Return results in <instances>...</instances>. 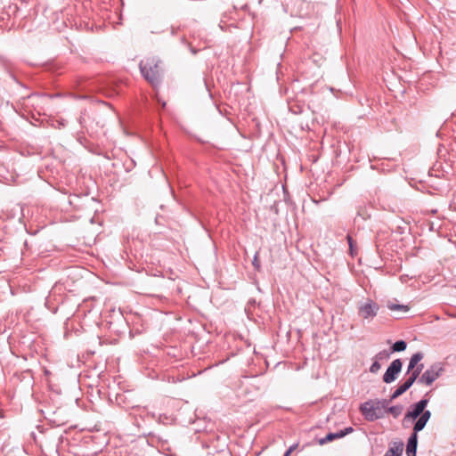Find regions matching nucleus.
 <instances>
[{"instance_id":"nucleus-1","label":"nucleus","mask_w":456,"mask_h":456,"mask_svg":"<svg viewBox=\"0 0 456 456\" xmlns=\"http://www.w3.org/2000/svg\"><path fill=\"white\" fill-rule=\"evenodd\" d=\"M160 61L155 57H149L141 61L139 64L142 77L152 86L160 82Z\"/></svg>"},{"instance_id":"nucleus-2","label":"nucleus","mask_w":456,"mask_h":456,"mask_svg":"<svg viewBox=\"0 0 456 456\" xmlns=\"http://www.w3.org/2000/svg\"><path fill=\"white\" fill-rule=\"evenodd\" d=\"M379 305L370 298H367L358 305V315L363 320H372L377 316Z\"/></svg>"},{"instance_id":"nucleus-3","label":"nucleus","mask_w":456,"mask_h":456,"mask_svg":"<svg viewBox=\"0 0 456 456\" xmlns=\"http://www.w3.org/2000/svg\"><path fill=\"white\" fill-rule=\"evenodd\" d=\"M444 369L440 363H435L426 370L418 379V383L432 385L442 374Z\"/></svg>"},{"instance_id":"nucleus-4","label":"nucleus","mask_w":456,"mask_h":456,"mask_svg":"<svg viewBox=\"0 0 456 456\" xmlns=\"http://www.w3.org/2000/svg\"><path fill=\"white\" fill-rule=\"evenodd\" d=\"M403 362L401 359L394 360L384 373L383 381L387 384L394 382L396 379L398 374L401 372Z\"/></svg>"},{"instance_id":"nucleus-5","label":"nucleus","mask_w":456,"mask_h":456,"mask_svg":"<svg viewBox=\"0 0 456 456\" xmlns=\"http://www.w3.org/2000/svg\"><path fill=\"white\" fill-rule=\"evenodd\" d=\"M428 403V400L424 398L419 401L418 403H414L411 406V410L408 411L407 413L404 416V420L407 419H416L423 412L425 408L427 407Z\"/></svg>"},{"instance_id":"nucleus-6","label":"nucleus","mask_w":456,"mask_h":456,"mask_svg":"<svg viewBox=\"0 0 456 456\" xmlns=\"http://www.w3.org/2000/svg\"><path fill=\"white\" fill-rule=\"evenodd\" d=\"M361 411L369 420H374L380 417L379 414H377L375 403H372L371 401L364 403L361 406Z\"/></svg>"},{"instance_id":"nucleus-7","label":"nucleus","mask_w":456,"mask_h":456,"mask_svg":"<svg viewBox=\"0 0 456 456\" xmlns=\"http://www.w3.org/2000/svg\"><path fill=\"white\" fill-rule=\"evenodd\" d=\"M416 382L410 376L401 384L391 395L390 401H393L405 393Z\"/></svg>"},{"instance_id":"nucleus-8","label":"nucleus","mask_w":456,"mask_h":456,"mask_svg":"<svg viewBox=\"0 0 456 456\" xmlns=\"http://www.w3.org/2000/svg\"><path fill=\"white\" fill-rule=\"evenodd\" d=\"M403 443L395 441L390 444L388 450L384 456H402L403 452Z\"/></svg>"},{"instance_id":"nucleus-9","label":"nucleus","mask_w":456,"mask_h":456,"mask_svg":"<svg viewBox=\"0 0 456 456\" xmlns=\"http://www.w3.org/2000/svg\"><path fill=\"white\" fill-rule=\"evenodd\" d=\"M418 445V434L412 433L407 442L406 454L407 456H416Z\"/></svg>"},{"instance_id":"nucleus-10","label":"nucleus","mask_w":456,"mask_h":456,"mask_svg":"<svg viewBox=\"0 0 456 456\" xmlns=\"http://www.w3.org/2000/svg\"><path fill=\"white\" fill-rule=\"evenodd\" d=\"M424 357L423 353L417 352L410 359L408 368H407V374H410L415 367L418 365L419 362H420Z\"/></svg>"},{"instance_id":"nucleus-11","label":"nucleus","mask_w":456,"mask_h":456,"mask_svg":"<svg viewBox=\"0 0 456 456\" xmlns=\"http://www.w3.org/2000/svg\"><path fill=\"white\" fill-rule=\"evenodd\" d=\"M338 438H342L339 431L336 433H329L325 437L319 440V444L323 445Z\"/></svg>"},{"instance_id":"nucleus-12","label":"nucleus","mask_w":456,"mask_h":456,"mask_svg":"<svg viewBox=\"0 0 456 456\" xmlns=\"http://www.w3.org/2000/svg\"><path fill=\"white\" fill-rule=\"evenodd\" d=\"M403 411V406L401 404L391 406L387 409V411L394 417L398 418Z\"/></svg>"},{"instance_id":"nucleus-13","label":"nucleus","mask_w":456,"mask_h":456,"mask_svg":"<svg viewBox=\"0 0 456 456\" xmlns=\"http://www.w3.org/2000/svg\"><path fill=\"white\" fill-rule=\"evenodd\" d=\"M418 418L419 419H417V421L415 422V424L413 426V432L416 434L420 432L425 428L426 424L428 423V421L425 420L420 416H419Z\"/></svg>"},{"instance_id":"nucleus-14","label":"nucleus","mask_w":456,"mask_h":456,"mask_svg":"<svg viewBox=\"0 0 456 456\" xmlns=\"http://www.w3.org/2000/svg\"><path fill=\"white\" fill-rule=\"evenodd\" d=\"M407 347V344L404 340H398L392 346V352H402Z\"/></svg>"},{"instance_id":"nucleus-15","label":"nucleus","mask_w":456,"mask_h":456,"mask_svg":"<svg viewBox=\"0 0 456 456\" xmlns=\"http://www.w3.org/2000/svg\"><path fill=\"white\" fill-rule=\"evenodd\" d=\"M387 308L391 311H397V310H400V311H403V312H407L409 311V306L406 305H400V304H394V303H388L387 304Z\"/></svg>"},{"instance_id":"nucleus-16","label":"nucleus","mask_w":456,"mask_h":456,"mask_svg":"<svg viewBox=\"0 0 456 456\" xmlns=\"http://www.w3.org/2000/svg\"><path fill=\"white\" fill-rule=\"evenodd\" d=\"M423 367L424 365L421 363V364H418L415 369L409 374V376L414 379L415 381L419 379V378L421 376L420 373L423 370Z\"/></svg>"},{"instance_id":"nucleus-17","label":"nucleus","mask_w":456,"mask_h":456,"mask_svg":"<svg viewBox=\"0 0 456 456\" xmlns=\"http://www.w3.org/2000/svg\"><path fill=\"white\" fill-rule=\"evenodd\" d=\"M390 399L387 401V400H382V401H375V402H372V403H375V407H376V411L377 410H380L381 408H385L388 405V403H390Z\"/></svg>"},{"instance_id":"nucleus-18","label":"nucleus","mask_w":456,"mask_h":456,"mask_svg":"<svg viewBox=\"0 0 456 456\" xmlns=\"http://www.w3.org/2000/svg\"><path fill=\"white\" fill-rule=\"evenodd\" d=\"M391 352L387 350H382L379 354H376L375 359L379 361L383 359H387L390 356Z\"/></svg>"},{"instance_id":"nucleus-19","label":"nucleus","mask_w":456,"mask_h":456,"mask_svg":"<svg viewBox=\"0 0 456 456\" xmlns=\"http://www.w3.org/2000/svg\"><path fill=\"white\" fill-rule=\"evenodd\" d=\"M380 368H381L380 363L379 362L378 360L375 359V361L370 367V371L371 373H377L380 370Z\"/></svg>"},{"instance_id":"nucleus-20","label":"nucleus","mask_w":456,"mask_h":456,"mask_svg":"<svg viewBox=\"0 0 456 456\" xmlns=\"http://www.w3.org/2000/svg\"><path fill=\"white\" fill-rule=\"evenodd\" d=\"M346 240L349 245V250L352 256H354V240L353 238L350 235L346 236Z\"/></svg>"},{"instance_id":"nucleus-21","label":"nucleus","mask_w":456,"mask_h":456,"mask_svg":"<svg viewBox=\"0 0 456 456\" xmlns=\"http://www.w3.org/2000/svg\"><path fill=\"white\" fill-rule=\"evenodd\" d=\"M252 264H253V265L255 266V268H256V270H259V268H260V263H259V260H258V252H256V253L255 254Z\"/></svg>"},{"instance_id":"nucleus-22","label":"nucleus","mask_w":456,"mask_h":456,"mask_svg":"<svg viewBox=\"0 0 456 456\" xmlns=\"http://www.w3.org/2000/svg\"><path fill=\"white\" fill-rule=\"evenodd\" d=\"M353 428L352 427H348V428H346L345 429L343 430H340L339 433L341 435V437H344L345 436L350 434L353 432Z\"/></svg>"},{"instance_id":"nucleus-23","label":"nucleus","mask_w":456,"mask_h":456,"mask_svg":"<svg viewBox=\"0 0 456 456\" xmlns=\"http://www.w3.org/2000/svg\"><path fill=\"white\" fill-rule=\"evenodd\" d=\"M420 417L423 418L425 420L428 421L431 417L430 411H423V412L420 414Z\"/></svg>"},{"instance_id":"nucleus-24","label":"nucleus","mask_w":456,"mask_h":456,"mask_svg":"<svg viewBox=\"0 0 456 456\" xmlns=\"http://www.w3.org/2000/svg\"><path fill=\"white\" fill-rule=\"evenodd\" d=\"M297 444L291 445L287 451H289V454L296 449Z\"/></svg>"},{"instance_id":"nucleus-25","label":"nucleus","mask_w":456,"mask_h":456,"mask_svg":"<svg viewBox=\"0 0 456 456\" xmlns=\"http://www.w3.org/2000/svg\"><path fill=\"white\" fill-rule=\"evenodd\" d=\"M283 456H289V451H286Z\"/></svg>"}]
</instances>
